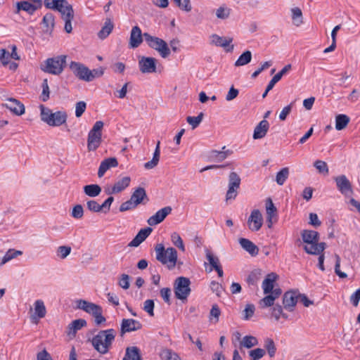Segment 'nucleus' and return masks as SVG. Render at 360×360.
I'll use <instances>...</instances> for the list:
<instances>
[{
    "instance_id": "nucleus-39",
    "label": "nucleus",
    "mask_w": 360,
    "mask_h": 360,
    "mask_svg": "<svg viewBox=\"0 0 360 360\" xmlns=\"http://www.w3.org/2000/svg\"><path fill=\"white\" fill-rule=\"evenodd\" d=\"M292 66L290 64L286 65L281 71L275 75L273 78L269 82V88L273 89L274 85L282 78V77L288 72Z\"/></svg>"
},
{
    "instance_id": "nucleus-5",
    "label": "nucleus",
    "mask_w": 360,
    "mask_h": 360,
    "mask_svg": "<svg viewBox=\"0 0 360 360\" xmlns=\"http://www.w3.org/2000/svg\"><path fill=\"white\" fill-rule=\"evenodd\" d=\"M143 38L148 46L157 51L162 58H165L169 56L170 49L165 41L148 32L143 33Z\"/></svg>"
},
{
    "instance_id": "nucleus-20",
    "label": "nucleus",
    "mask_w": 360,
    "mask_h": 360,
    "mask_svg": "<svg viewBox=\"0 0 360 360\" xmlns=\"http://www.w3.org/2000/svg\"><path fill=\"white\" fill-rule=\"evenodd\" d=\"M131 200L139 205L140 204H146L149 201V198L146 194L145 188L139 187L134 190L131 195Z\"/></svg>"
},
{
    "instance_id": "nucleus-30",
    "label": "nucleus",
    "mask_w": 360,
    "mask_h": 360,
    "mask_svg": "<svg viewBox=\"0 0 360 360\" xmlns=\"http://www.w3.org/2000/svg\"><path fill=\"white\" fill-rule=\"evenodd\" d=\"M131 178L129 176H124L122 179L116 181L112 186V192L119 193L124 191L129 186Z\"/></svg>"
},
{
    "instance_id": "nucleus-43",
    "label": "nucleus",
    "mask_w": 360,
    "mask_h": 360,
    "mask_svg": "<svg viewBox=\"0 0 360 360\" xmlns=\"http://www.w3.org/2000/svg\"><path fill=\"white\" fill-rule=\"evenodd\" d=\"M34 313L39 319L44 318L46 316V310L42 300H38L34 302Z\"/></svg>"
},
{
    "instance_id": "nucleus-12",
    "label": "nucleus",
    "mask_w": 360,
    "mask_h": 360,
    "mask_svg": "<svg viewBox=\"0 0 360 360\" xmlns=\"http://www.w3.org/2000/svg\"><path fill=\"white\" fill-rule=\"evenodd\" d=\"M157 60L152 57L143 56L139 61L140 71L142 73H153L156 72Z\"/></svg>"
},
{
    "instance_id": "nucleus-34",
    "label": "nucleus",
    "mask_w": 360,
    "mask_h": 360,
    "mask_svg": "<svg viewBox=\"0 0 360 360\" xmlns=\"http://www.w3.org/2000/svg\"><path fill=\"white\" fill-rule=\"evenodd\" d=\"M86 325V321L84 319H76L68 326V334L69 335H75L77 330H80L82 328Z\"/></svg>"
},
{
    "instance_id": "nucleus-40",
    "label": "nucleus",
    "mask_w": 360,
    "mask_h": 360,
    "mask_svg": "<svg viewBox=\"0 0 360 360\" xmlns=\"http://www.w3.org/2000/svg\"><path fill=\"white\" fill-rule=\"evenodd\" d=\"M84 193L89 197H96L101 192V188L98 184L86 185L84 187Z\"/></svg>"
},
{
    "instance_id": "nucleus-8",
    "label": "nucleus",
    "mask_w": 360,
    "mask_h": 360,
    "mask_svg": "<svg viewBox=\"0 0 360 360\" xmlns=\"http://www.w3.org/2000/svg\"><path fill=\"white\" fill-rule=\"evenodd\" d=\"M70 68L78 79L85 82L93 81V76L91 72V70L84 65L80 63L72 61L70 64Z\"/></svg>"
},
{
    "instance_id": "nucleus-6",
    "label": "nucleus",
    "mask_w": 360,
    "mask_h": 360,
    "mask_svg": "<svg viewBox=\"0 0 360 360\" xmlns=\"http://www.w3.org/2000/svg\"><path fill=\"white\" fill-rule=\"evenodd\" d=\"M102 121H97L89 131L87 139V148L89 151H95L102 142V129L103 127Z\"/></svg>"
},
{
    "instance_id": "nucleus-15",
    "label": "nucleus",
    "mask_w": 360,
    "mask_h": 360,
    "mask_svg": "<svg viewBox=\"0 0 360 360\" xmlns=\"http://www.w3.org/2000/svg\"><path fill=\"white\" fill-rule=\"evenodd\" d=\"M262 216L259 210H254L248 219V224L252 231H259L262 226Z\"/></svg>"
},
{
    "instance_id": "nucleus-58",
    "label": "nucleus",
    "mask_w": 360,
    "mask_h": 360,
    "mask_svg": "<svg viewBox=\"0 0 360 360\" xmlns=\"http://www.w3.org/2000/svg\"><path fill=\"white\" fill-rule=\"evenodd\" d=\"M71 252V247L66 246V245H61L59 246L57 249V255L60 259H65L66 258Z\"/></svg>"
},
{
    "instance_id": "nucleus-2",
    "label": "nucleus",
    "mask_w": 360,
    "mask_h": 360,
    "mask_svg": "<svg viewBox=\"0 0 360 360\" xmlns=\"http://www.w3.org/2000/svg\"><path fill=\"white\" fill-rule=\"evenodd\" d=\"M41 120L51 127H59L65 124L68 115L65 111H56L53 112L51 109L40 105Z\"/></svg>"
},
{
    "instance_id": "nucleus-64",
    "label": "nucleus",
    "mask_w": 360,
    "mask_h": 360,
    "mask_svg": "<svg viewBox=\"0 0 360 360\" xmlns=\"http://www.w3.org/2000/svg\"><path fill=\"white\" fill-rule=\"evenodd\" d=\"M84 215L83 207L81 205H75L72 211V217L75 219H81Z\"/></svg>"
},
{
    "instance_id": "nucleus-28",
    "label": "nucleus",
    "mask_w": 360,
    "mask_h": 360,
    "mask_svg": "<svg viewBox=\"0 0 360 360\" xmlns=\"http://www.w3.org/2000/svg\"><path fill=\"white\" fill-rule=\"evenodd\" d=\"M61 14L62 19L74 18V10L72 5H70L66 0V3H62L61 7H58L56 9Z\"/></svg>"
},
{
    "instance_id": "nucleus-59",
    "label": "nucleus",
    "mask_w": 360,
    "mask_h": 360,
    "mask_svg": "<svg viewBox=\"0 0 360 360\" xmlns=\"http://www.w3.org/2000/svg\"><path fill=\"white\" fill-rule=\"evenodd\" d=\"M136 204L134 202L133 200L130 198L129 200H127L126 202H124L121 204L120 206V211L123 212L125 211H128L132 209H134L137 207Z\"/></svg>"
},
{
    "instance_id": "nucleus-25",
    "label": "nucleus",
    "mask_w": 360,
    "mask_h": 360,
    "mask_svg": "<svg viewBox=\"0 0 360 360\" xmlns=\"http://www.w3.org/2000/svg\"><path fill=\"white\" fill-rule=\"evenodd\" d=\"M238 241L241 247L251 256H256L258 255L259 248L251 240L247 238H241Z\"/></svg>"
},
{
    "instance_id": "nucleus-27",
    "label": "nucleus",
    "mask_w": 360,
    "mask_h": 360,
    "mask_svg": "<svg viewBox=\"0 0 360 360\" xmlns=\"http://www.w3.org/2000/svg\"><path fill=\"white\" fill-rule=\"evenodd\" d=\"M278 276L275 273L269 274L262 283V288L264 294H269L274 288V283Z\"/></svg>"
},
{
    "instance_id": "nucleus-61",
    "label": "nucleus",
    "mask_w": 360,
    "mask_h": 360,
    "mask_svg": "<svg viewBox=\"0 0 360 360\" xmlns=\"http://www.w3.org/2000/svg\"><path fill=\"white\" fill-rule=\"evenodd\" d=\"M335 273L341 278H345L347 277L346 273L340 271V257L338 255H335Z\"/></svg>"
},
{
    "instance_id": "nucleus-54",
    "label": "nucleus",
    "mask_w": 360,
    "mask_h": 360,
    "mask_svg": "<svg viewBox=\"0 0 360 360\" xmlns=\"http://www.w3.org/2000/svg\"><path fill=\"white\" fill-rule=\"evenodd\" d=\"M275 300L276 299L269 293V295H267L260 300L259 304L261 308H266L269 307L274 306Z\"/></svg>"
},
{
    "instance_id": "nucleus-14",
    "label": "nucleus",
    "mask_w": 360,
    "mask_h": 360,
    "mask_svg": "<svg viewBox=\"0 0 360 360\" xmlns=\"http://www.w3.org/2000/svg\"><path fill=\"white\" fill-rule=\"evenodd\" d=\"M172 207L170 206L165 207L159 210L154 215L151 216L147 220L150 226H155L162 221L172 212Z\"/></svg>"
},
{
    "instance_id": "nucleus-60",
    "label": "nucleus",
    "mask_w": 360,
    "mask_h": 360,
    "mask_svg": "<svg viewBox=\"0 0 360 360\" xmlns=\"http://www.w3.org/2000/svg\"><path fill=\"white\" fill-rule=\"evenodd\" d=\"M314 166L316 168V169L322 174H328V167L326 162L322 160H316L314 163Z\"/></svg>"
},
{
    "instance_id": "nucleus-33",
    "label": "nucleus",
    "mask_w": 360,
    "mask_h": 360,
    "mask_svg": "<svg viewBox=\"0 0 360 360\" xmlns=\"http://www.w3.org/2000/svg\"><path fill=\"white\" fill-rule=\"evenodd\" d=\"M114 27L113 23L110 18H107L103 27L98 33V37L101 39H105L112 31Z\"/></svg>"
},
{
    "instance_id": "nucleus-36",
    "label": "nucleus",
    "mask_w": 360,
    "mask_h": 360,
    "mask_svg": "<svg viewBox=\"0 0 360 360\" xmlns=\"http://www.w3.org/2000/svg\"><path fill=\"white\" fill-rule=\"evenodd\" d=\"M160 356L163 360H181L179 355L171 349L163 348L160 352Z\"/></svg>"
},
{
    "instance_id": "nucleus-13",
    "label": "nucleus",
    "mask_w": 360,
    "mask_h": 360,
    "mask_svg": "<svg viewBox=\"0 0 360 360\" xmlns=\"http://www.w3.org/2000/svg\"><path fill=\"white\" fill-rule=\"evenodd\" d=\"M6 101V103L2 104V106L10 110L14 115L20 116L25 113V105L20 101L14 98H8Z\"/></svg>"
},
{
    "instance_id": "nucleus-42",
    "label": "nucleus",
    "mask_w": 360,
    "mask_h": 360,
    "mask_svg": "<svg viewBox=\"0 0 360 360\" xmlns=\"http://www.w3.org/2000/svg\"><path fill=\"white\" fill-rule=\"evenodd\" d=\"M22 254V252L20 250H15L14 249H9L2 258L0 265L2 266L5 264L8 261L11 260L12 259L15 258L18 255H21Z\"/></svg>"
},
{
    "instance_id": "nucleus-48",
    "label": "nucleus",
    "mask_w": 360,
    "mask_h": 360,
    "mask_svg": "<svg viewBox=\"0 0 360 360\" xmlns=\"http://www.w3.org/2000/svg\"><path fill=\"white\" fill-rule=\"evenodd\" d=\"M257 339L252 335H245L243 338V341L240 342V345L246 348H251L257 345Z\"/></svg>"
},
{
    "instance_id": "nucleus-51",
    "label": "nucleus",
    "mask_w": 360,
    "mask_h": 360,
    "mask_svg": "<svg viewBox=\"0 0 360 360\" xmlns=\"http://www.w3.org/2000/svg\"><path fill=\"white\" fill-rule=\"evenodd\" d=\"M171 240L173 244L176 246L179 250L184 252L185 251V247L184 245V242L181 236L179 233L174 232L171 235Z\"/></svg>"
},
{
    "instance_id": "nucleus-55",
    "label": "nucleus",
    "mask_w": 360,
    "mask_h": 360,
    "mask_svg": "<svg viewBox=\"0 0 360 360\" xmlns=\"http://www.w3.org/2000/svg\"><path fill=\"white\" fill-rule=\"evenodd\" d=\"M41 87L42 93L41 95V98L42 101L46 102L49 100L50 94L47 79H44L43 80Z\"/></svg>"
},
{
    "instance_id": "nucleus-49",
    "label": "nucleus",
    "mask_w": 360,
    "mask_h": 360,
    "mask_svg": "<svg viewBox=\"0 0 360 360\" xmlns=\"http://www.w3.org/2000/svg\"><path fill=\"white\" fill-rule=\"evenodd\" d=\"M206 258L212 266L210 271L221 266L219 258L208 250L206 252Z\"/></svg>"
},
{
    "instance_id": "nucleus-10",
    "label": "nucleus",
    "mask_w": 360,
    "mask_h": 360,
    "mask_svg": "<svg viewBox=\"0 0 360 360\" xmlns=\"http://www.w3.org/2000/svg\"><path fill=\"white\" fill-rule=\"evenodd\" d=\"M240 178L236 172H232L229 174V189L226 195V200L235 199L236 198L238 193L237 190L240 187Z\"/></svg>"
},
{
    "instance_id": "nucleus-63",
    "label": "nucleus",
    "mask_w": 360,
    "mask_h": 360,
    "mask_svg": "<svg viewBox=\"0 0 360 360\" xmlns=\"http://www.w3.org/2000/svg\"><path fill=\"white\" fill-rule=\"evenodd\" d=\"M10 53L4 49H0V62L4 66L9 63Z\"/></svg>"
},
{
    "instance_id": "nucleus-44",
    "label": "nucleus",
    "mask_w": 360,
    "mask_h": 360,
    "mask_svg": "<svg viewBox=\"0 0 360 360\" xmlns=\"http://www.w3.org/2000/svg\"><path fill=\"white\" fill-rule=\"evenodd\" d=\"M292 20L293 24L296 26H300L302 24V13L300 8L295 7L291 9Z\"/></svg>"
},
{
    "instance_id": "nucleus-4",
    "label": "nucleus",
    "mask_w": 360,
    "mask_h": 360,
    "mask_svg": "<svg viewBox=\"0 0 360 360\" xmlns=\"http://www.w3.org/2000/svg\"><path fill=\"white\" fill-rule=\"evenodd\" d=\"M65 55H60L53 58H47L41 65V70L46 73L54 75H59L66 65Z\"/></svg>"
},
{
    "instance_id": "nucleus-17",
    "label": "nucleus",
    "mask_w": 360,
    "mask_h": 360,
    "mask_svg": "<svg viewBox=\"0 0 360 360\" xmlns=\"http://www.w3.org/2000/svg\"><path fill=\"white\" fill-rule=\"evenodd\" d=\"M297 302L298 295H297L295 291L290 290L284 293L283 297V304L286 310L292 311Z\"/></svg>"
},
{
    "instance_id": "nucleus-3",
    "label": "nucleus",
    "mask_w": 360,
    "mask_h": 360,
    "mask_svg": "<svg viewBox=\"0 0 360 360\" xmlns=\"http://www.w3.org/2000/svg\"><path fill=\"white\" fill-rule=\"evenodd\" d=\"M156 259L162 264H168L169 269L174 268L177 261V252L174 248L165 250L162 243L157 244L155 248Z\"/></svg>"
},
{
    "instance_id": "nucleus-62",
    "label": "nucleus",
    "mask_w": 360,
    "mask_h": 360,
    "mask_svg": "<svg viewBox=\"0 0 360 360\" xmlns=\"http://www.w3.org/2000/svg\"><path fill=\"white\" fill-rule=\"evenodd\" d=\"M86 207L89 210L94 212H102L101 205L94 200H88L86 202Z\"/></svg>"
},
{
    "instance_id": "nucleus-18",
    "label": "nucleus",
    "mask_w": 360,
    "mask_h": 360,
    "mask_svg": "<svg viewBox=\"0 0 360 360\" xmlns=\"http://www.w3.org/2000/svg\"><path fill=\"white\" fill-rule=\"evenodd\" d=\"M143 34L139 26H134L132 27L130 38H129V46L130 48H137L143 42Z\"/></svg>"
},
{
    "instance_id": "nucleus-29",
    "label": "nucleus",
    "mask_w": 360,
    "mask_h": 360,
    "mask_svg": "<svg viewBox=\"0 0 360 360\" xmlns=\"http://www.w3.org/2000/svg\"><path fill=\"white\" fill-rule=\"evenodd\" d=\"M122 360H142L140 349L136 347H128Z\"/></svg>"
},
{
    "instance_id": "nucleus-9",
    "label": "nucleus",
    "mask_w": 360,
    "mask_h": 360,
    "mask_svg": "<svg viewBox=\"0 0 360 360\" xmlns=\"http://www.w3.org/2000/svg\"><path fill=\"white\" fill-rule=\"evenodd\" d=\"M42 6L41 0H29L21 1L16 3L15 13H19L20 11H24L30 15H32L36 11L40 9Z\"/></svg>"
},
{
    "instance_id": "nucleus-46",
    "label": "nucleus",
    "mask_w": 360,
    "mask_h": 360,
    "mask_svg": "<svg viewBox=\"0 0 360 360\" xmlns=\"http://www.w3.org/2000/svg\"><path fill=\"white\" fill-rule=\"evenodd\" d=\"M264 347L266 349V350L267 351V352L271 358H272L275 356L276 352V347L274 340L271 338H267L264 340Z\"/></svg>"
},
{
    "instance_id": "nucleus-32",
    "label": "nucleus",
    "mask_w": 360,
    "mask_h": 360,
    "mask_svg": "<svg viewBox=\"0 0 360 360\" xmlns=\"http://www.w3.org/2000/svg\"><path fill=\"white\" fill-rule=\"evenodd\" d=\"M266 210L267 214L268 226L271 228L272 224V217L276 214L277 210L270 198H267L266 201Z\"/></svg>"
},
{
    "instance_id": "nucleus-19",
    "label": "nucleus",
    "mask_w": 360,
    "mask_h": 360,
    "mask_svg": "<svg viewBox=\"0 0 360 360\" xmlns=\"http://www.w3.org/2000/svg\"><path fill=\"white\" fill-rule=\"evenodd\" d=\"M118 165V161L116 158H108L103 160L99 166L98 171V176L99 178L103 176L105 173L112 167H116Z\"/></svg>"
},
{
    "instance_id": "nucleus-57",
    "label": "nucleus",
    "mask_w": 360,
    "mask_h": 360,
    "mask_svg": "<svg viewBox=\"0 0 360 360\" xmlns=\"http://www.w3.org/2000/svg\"><path fill=\"white\" fill-rule=\"evenodd\" d=\"M182 11L189 12L192 9L190 0H173Z\"/></svg>"
},
{
    "instance_id": "nucleus-50",
    "label": "nucleus",
    "mask_w": 360,
    "mask_h": 360,
    "mask_svg": "<svg viewBox=\"0 0 360 360\" xmlns=\"http://www.w3.org/2000/svg\"><path fill=\"white\" fill-rule=\"evenodd\" d=\"M203 117V112H200L196 117H187L186 121L190 125H191L192 129H195L202 122Z\"/></svg>"
},
{
    "instance_id": "nucleus-24",
    "label": "nucleus",
    "mask_w": 360,
    "mask_h": 360,
    "mask_svg": "<svg viewBox=\"0 0 360 360\" xmlns=\"http://www.w3.org/2000/svg\"><path fill=\"white\" fill-rule=\"evenodd\" d=\"M309 245H305L304 247V250L305 252L309 255H320L321 254H323V252L324 251L326 248V243L323 242L321 243H309Z\"/></svg>"
},
{
    "instance_id": "nucleus-16",
    "label": "nucleus",
    "mask_w": 360,
    "mask_h": 360,
    "mask_svg": "<svg viewBox=\"0 0 360 360\" xmlns=\"http://www.w3.org/2000/svg\"><path fill=\"white\" fill-rule=\"evenodd\" d=\"M141 328L142 324L139 321L132 319H124L121 323L120 333L123 335L140 330Z\"/></svg>"
},
{
    "instance_id": "nucleus-22",
    "label": "nucleus",
    "mask_w": 360,
    "mask_h": 360,
    "mask_svg": "<svg viewBox=\"0 0 360 360\" xmlns=\"http://www.w3.org/2000/svg\"><path fill=\"white\" fill-rule=\"evenodd\" d=\"M77 307L92 316L102 308L98 304L84 300H79L77 301Z\"/></svg>"
},
{
    "instance_id": "nucleus-37",
    "label": "nucleus",
    "mask_w": 360,
    "mask_h": 360,
    "mask_svg": "<svg viewBox=\"0 0 360 360\" xmlns=\"http://www.w3.org/2000/svg\"><path fill=\"white\" fill-rule=\"evenodd\" d=\"M212 43L217 46L223 48L227 47L233 41L232 38H224L217 34L212 35Z\"/></svg>"
},
{
    "instance_id": "nucleus-47",
    "label": "nucleus",
    "mask_w": 360,
    "mask_h": 360,
    "mask_svg": "<svg viewBox=\"0 0 360 360\" xmlns=\"http://www.w3.org/2000/svg\"><path fill=\"white\" fill-rule=\"evenodd\" d=\"M231 9L226 5H222L216 10V16L219 19H227L231 14Z\"/></svg>"
},
{
    "instance_id": "nucleus-7",
    "label": "nucleus",
    "mask_w": 360,
    "mask_h": 360,
    "mask_svg": "<svg viewBox=\"0 0 360 360\" xmlns=\"http://www.w3.org/2000/svg\"><path fill=\"white\" fill-rule=\"evenodd\" d=\"M190 285L189 278L184 276L178 277L174 283V292L176 298L183 302L186 301L191 291Z\"/></svg>"
},
{
    "instance_id": "nucleus-35",
    "label": "nucleus",
    "mask_w": 360,
    "mask_h": 360,
    "mask_svg": "<svg viewBox=\"0 0 360 360\" xmlns=\"http://www.w3.org/2000/svg\"><path fill=\"white\" fill-rule=\"evenodd\" d=\"M160 142L158 141L152 160L150 161L146 162L144 165V167L146 169H153L155 166H157V165L158 164V162L160 160Z\"/></svg>"
},
{
    "instance_id": "nucleus-56",
    "label": "nucleus",
    "mask_w": 360,
    "mask_h": 360,
    "mask_svg": "<svg viewBox=\"0 0 360 360\" xmlns=\"http://www.w3.org/2000/svg\"><path fill=\"white\" fill-rule=\"evenodd\" d=\"M265 350L261 348H257L249 352L251 360H259L265 355Z\"/></svg>"
},
{
    "instance_id": "nucleus-38",
    "label": "nucleus",
    "mask_w": 360,
    "mask_h": 360,
    "mask_svg": "<svg viewBox=\"0 0 360 360\" xmlns=\"http://www.w3.org/2000/svg\"><path fill=\"white\" fill-rule=\"evenodd\" d=\"M349 117L344 114L335 117V129L338 131L344 129L349 122Z\"/></svg>"
},
{
    "instance_id": "nucleus-45",
    "label": "nucleus",
    "mask_w": 360,
    "mask_h": 360,
    "mask_svg": "<svg viewBox=\"0 0 360 360\" xmlns=\"http://www.w3.org/2000/svg\"><path fill=\"white\" fill-rule=\"evenodd\" d=\"M289 176V169L288 167H283L278 172H277L276 176V183L282 186L286 181Z\"/></svg>"
},
{
    "instance_id": "nucleus-52",
    "label": "nucleus",
    "mask_w": 360,
    "mask_h": 360,
    "mask_svg": "<svg viewBox=\"0 0 360 360\" xmlns=\"http://www.w3.org/2000/svg\"><path fill=\"white\" fill-rule=\"evenodd\" d=\"M42 22L48 29L53 30L55 25L54 15L51 13H46L43 18Z\"/></svg>"
},
{
    "instance_id": "nucleus-31",
    "label": "nucleus",
    "mask_w": 360,
    "mask_h": 360,
    "mask_svg": "<svg viewBox=\"0 0 360 360\" xmlns=\"http://www.w3.org/2000/svg\"><path fill=\"white\" fill-rule=\"evenodd\" d=\"M231 154L230 150L226 151H219L213 150L210 153L209 158L211 161H214L216 162H220L224 160L229 155Z\"/></svg>"
},
{
    "instance_id": "nucleus-26",
    "label": "nucleus",
    "mask_w": 360,
    "mask_h": 360,
    "mask_svg": "<svg viewBox=\"0 0 360 360\" xmlns=\"http://www.w3.org/2000/svg\"><path fill=\"white\" fill-rule=\"evenodd\" d=\"M301 236L303 242L307 244L316 243L319 240V233L316 231L303 230Z\"/></svg>"
},
{
    "instance_id": "nucleus-23",
    "label": "nucleus",
    "mask_w": 360,
    "mask_h": 360,
    "mask_svg": "<svg viewBox=\"0 0 360 360\" xmlns=\"http://www.w3.org/2000/svg\"><path fill=\"white\" fill-rule=\"evenodd\" d=\"M152 229L147 227L141 229L137 235L133 238V240L129 243V247H138L152 232Z\"/></svg>"
},
{
    "instance_id": "nucleus-1",
    "label": "nucleus",
    "mask_w": 360,
    "mask_h": 360,
    "mask_svg": "<svg viewBox=\"0 0 360 360\" xmlns=\"http://www.w3.org/2000/svg\"><path fill=\"white\" fill-rule=\"evenodd\" d=\"M116 336V331L112 329L100 330L91 340L94 349L100 354L108 352Z\"/></svg>"
},
{
    "instance_id": "nucleus-53",
    "label": "nucleus",
    "mask_w": 360,
    "mask_h": 360,
    "mask_svg": "<svg viewBox=\"0 0 360 360\" xmlns=\"http://www.w3.org/2000/svg\"><path fill=\"white\" fill-rule=\"evenodd\" d=\"M62 3H66V0H44L45 7L55 11H56L58 7H61Z\"/></svg>"
},
{
    "instance_id": "nucleus-41",
    "label": "nucleus",
    "mask_w": 360,
    "mask_h": 360,
    "mask_svg": "<svg viewBox=\"0 0 360 360\" xmlns=\"http://www.w3.org/2000/svg\"><path fill=\"white\" fill-rule=\"evenodd\" d=\"M252 60V53L250 51H245L243 52L237 60L235 62V66H243L245 65L248 64Z\"/></svg>"
},
{
    "instance_id": "nucleus-21",
    "label": "nucleus",
    "mask_w": 360,
    "mask_h": 360,
    "mask_svg": "<svg viewBox=\"0 0 360 360\" xmlns=\"http://www.w3.org/2000/svg\"><path fill=\"white\" fill-rule=\"evenodd\" d=\"M269 127V123L266 120H262L260 121L254 129L252 136L253 139H261L264 138L266 135Z\"/></svg>"
},
{
    "instance_id": "nucleus-11",
    "label": "nucleus",
    "mask_w": 360,
    "mask_h": 360,
    "mask_svg": "<svg viewBox=\"0 0 360 360\" xmlns=\"http://www.w3.org/2000/svg\"><path fill=\"white\" fill-rule=\"evenodd\" d=\"M336 186L338 191L345 196L353 193L352 184L347 176L344 174L338 176L334 178Z\"/></svg>"
}]
</instances>
